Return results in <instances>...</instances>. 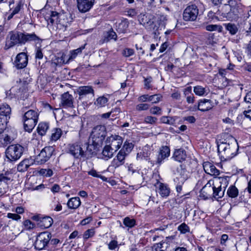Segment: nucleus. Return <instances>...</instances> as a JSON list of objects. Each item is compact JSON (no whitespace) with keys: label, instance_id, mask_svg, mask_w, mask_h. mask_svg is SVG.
I'll return each instance as SVG.
<instances>
[{"label":"nucleus","instance_id":"nucleus-32","mask_svg":"<svg viewBox=\"0 0 251 251\" xmlns=\"http://www.w3.org/2000/svg\"><path fill=\"white\" fill-rule=\"evenodd\" d=\"M65 57L66 55L64 53L59 54L58 56H55L52 59V63L55 66L61 65L64 63H67L65 62Z\"/></svg>","mask_w":251,"mask_h":251},{"label":"nucleus","instance_id":"nucleus-28","mask_svg":"<svg viewBox=\"0 0 251 251\" xmlns=\"http://www.w3.org/2000/svg\"><path fill=\"white\" fill-rule=\"evenodd\" d=\"M22 44H25L27 42L39 41L40 38L35 33L21 32Z\"/></svg>","mask_w":251,"mask_h":251},{"label":"nucleus","instance_id":"nucleus-8","mask_svg":"<svg viewBox=\"0 0 251 251\" xmlns=\"http://www.w3.org/2000/svg\"><path fill=\"white\" fill-rule=\"evenodd\" d=\"M216 186L214 185L213 180H209L207 183L203 187L200 191V196L203 197L204 199H206L212 196L215 199H219L217 198L215 192H217Z\"/></svg>","mask_w":251,"mask_h":251},{"label":"nucleus","instance_id":"nucleus-2","mask_svg":"<svg viewBox=\"0 0 251 251\" xmlns=\"http://www.w3.org/2000/svg\"><path fill=\"white\" fill-rule=\"evenodd\" d=\"M107 134L106 128L104 125H97L94 126L91 132L90 141L96 148L101 146Z\"/></svg>","mask_w":251,"mask_h":251},{"label":"nucleus","instance_id":"nucleus-40","mask_svg":"<svg viewBox=\"0 0 251 251\" xmlns=\"http://www.w3.org/2000/svg\"><path fill=\"white\" fill-rule=\"evenodd\" d=\"M227 194L230 198H236L238 195V190L235 186L231 185L228 188Z\"/></svg>","mask_w":251,"mask_h":251},{"label":"nucleus","instance_id":"nucleus-37","mask_svg":"<svg viewBox=\"0 0 251 251\" xmlns=\"http://www.w3.org/2000/svg\"><path fill=\"white\" fill-rule=\"evenodd\" d=\"M62 134V130L59 128H54L52 130V133L50 137V140L53 141H56L58 140Z\"/></svg>","mask_w":251,"mask_h":251},{"label":"nucleus","instance_id":"nucleus-49","mask_svg":"<svg viewBox=\"0 0 251 251\" xmlns=\"http://www.w3.org/2000/svg\"><path fill=\"white\" fill-rule=\"evenodd\" d=\"M127 156V155H126V153H124L123 151H119L114 158L120 162H122V164H124L125 163L126 158Z\"/></svg>","mask_w":251,"mask_h":251},{"label":"nucleus","instance_id":"nucleus-52","mask_svg":"<svg viewBox=\"0 0 251 251\" xmlns=\"http://www.w3.org/2000/svg\"><path fill=\"white\" fill-rule=\"evenodd\" d=\"M123 165L124 164H122V162H120L119 161L114 158L113 160L111 161L110 165L109 166V168H113L115 169Z\"/></svg>","mask_w":251,"mask_h":251},{"label":"nucleus","instance_id":"nucleus-50","mask_svg":"<svg viewBox=\"0 0 251 251\" xmlns=\"http://www.w3.org/2000/svg\"><path fill=\"white\" fill-rule=\"evenodd\" d=\"M40 175L46 177L51 176L53 174V172L50 169H41L39 170Z\"/></svg>","mask_w":251,"mask_h":251},{"label":"nucleus","instance_id":"nucleus-44","mask_svg":"<svg viewBox=\"0 0 251 251\" xmlns=\"http://www.w3.org/2000/svg\"><path fill=\"white\" fill-rule=\"evenodd\" d=\"M128 173L130 175H133L134 173L139 174V170L138 167L136 166L133 163H130L129 164H126Z\"/></svg>","mask_w":251,"mask_h":251},{"label":"nucleus","instance_id":"nucleus-57","mask_svg":"<svg viewBox=\"0 0 251 251\" xmlns=\"http://www.w3.org/2000/svg\"><path fill=\"white\" fill-rule=\"evenodd\" d=\"M134 53V50L131 49L126 48L123 50L122 54L125 57H129Z\"/></svg>","mask_w":251,"mask_h":251},{"label":"nucleus","instance_id":"nucleus-1","mask_svg":"<svg viewBox=\"0 0 251 251\" xmlns=\"http://www.w3.org/2000/svg\"><path fill=\"white\" fill-rule=\"evenodd\" d=\"M218 152L223 160H229L237 155L238 145L236 140L227 134L223 135V138L217 142Z\"/></svg>","mask_w":251,"mask_h":251},{"label":"nucleus","instance_id":"nucleus-4","mask_svg":"<svg viewBox=\"0 0 251 251\" xmlns=\"http://www.w3.org/2000/svg\"><path fill=\"white\" fill-rule=\"evenodd\" d=\"M48 24L56 25L57 28L62 29L69 25L66 15L60 14L55 11H51L50 17L47 19Z\"/></svg>","mask_w":251,"mask_h":251},{"label":"nucleus","instance_id":"nucleus-47","mask_svg":"<svg viewBox=\"0 0 251 251\" xmlns=\"http://www.w3.org/2000/svg\"><path fill=\"white\" fill-rule=\"evenodd\" d=\"M123 223L126 226L132 228L135 225L136 221L134 219L127 217L124 219Z\"/></svg>","mask_w":251,"mask_h":251},{"label":"nucleus","instance_id":"nucleus-16","mask_svg":"<svg viewBox=\"0 0 251 251\" xmlns=\"http://www.w3.org/2000/svg\"><path fill=\"white\" fill-rule=\"evenodd\" d=\"M152 151L153 150L150 146H145L142 148L139 152L137 153L136 156L137 159L140 160H146L150 162H151V161L154 160V159H152L151 157L152 153Z\"/></svg>","mask_w":251,"mask_h":251},{"label":"nucleus","instance_id":"nucleus-58","mask_svg":"<svg viewBox=\"0 0 251 251\" xmlns=\"http://www.w3.org/2000/svg\"><path fill=\"white\" fill-rule=\"evenodd\" d=\"M9 176H11V174H6L4 176L3 174L0 175V182L3 181L5 183H7L8 181L11 180V177Z\"/></svg>","mask_w":251,"mask_h":251},{"label":"nucleus","instance_id":"nucleus-41","mask_svg":"<svg viewBox=\"0 0 251 251\" xmlns=\"http://www.w3.org/2000/svg\"><path fill=\"white\" fill-rule=\"evenodd\" d=\"M116 26L118 32L125 33L128 27V24L127 22L122 21Z\"/></svg>","mask_w":251,"mask_h":251},{"label":"nucleus","instance_id":"nucleus-64","mask_svg":"<svg viewBox=\"0 0 251 251\" xmlns=\"http://www.w3.org/2000/svg\"><path fill=\"white\" fill-rule=\"evenodd\" d=\"M118 246V242L116 240H112L108 244V248L111 250H115Z\"/></svg>","mask_w":251,"mask_h":251},{"label":"nucleus","instance_id":"nucleus-25","mask_svg":"<svg viewBox=\"0 0 251 251\" xmlns=\"http://www.w3.org/2000/svg\"><path fill=\"white\" fill-rule=\"evenodd\" d=\"M213 102L210 100L203 99L199 101L198 109L201 111H206L213 107Z\"/></svg>","mask_w":251,"mask_h":251},{"label":"nucleus","instance_id":"nucleus-38","mask_svg":"<svg viewBox=\"0 0 251 251\" xmlns=\"http://www.w3.org/2000/svg\"><path fill=\"white\" fill-rule=\"evenodd\" d=\"M231 7L227 4L223 5L221 8L220 12L221 15L225 18H229V13H230Z\"/></svg>","mask_w":251,"mask_h":251},{"label":"nucleus","instance_id":"nucleus-18","mask_svg":"<svg viewBox=\"0 0 251 251\" xmlns=\"http://www.w3.org/2000/svg\"><path fill=\"white\" fill-rule=\"evenodd\" d=\"M60 105L63 108H74V98L68 92L65 93L61 95V103Z\"/></svg>","mask_w":251,"mask_h":251},{"label":"nucleus","instance_id":"nucleus-30","mask_svg":"<svg viewBox=\"0 0 251 251\" xmlns=\"http://www.w3.org/2000/svg\"><path fill=\"white\" fill-rule=\"evenodd\" d=\"M32 164L29 159H25L22 161L17 166V170L20 172H24L27 171L28 167Z\"/></svg>","mask_w":251,"mask_h":251},{"label":"nucleus","instance_id":"nucleus-6","mask_svg":"<svg viewBox=\"0 0 251 251\" xmlns=\"http://www.w3.org/2000/svg\"><path fill=\"white\" fill-rule=\"evenodd\" d=\"M18 44H22L21 32L18 31L9 32L6 38L4 50H7Z\"/></svg>","mask_w":251,"mask_h":251},{"label":"nucleus","instance_id":"nucleus-63","mask_svg":"<svg viewBox=\"0 0 251 251\" xmlns=\"http://www.w3.org/2000/svg\"><path fill=\"white\" fill-rule=\"evenodd\" d=\"M150 95H143L140 96L138 98V100L140 102H146L150 101Z\"/></svg>","mask_w":251,"mask_h":251},{"label":"nucleus","instance_id":"nucleus-29","mask_svg":"<svg viewBox=\"0 0 251 251\" xmlns=\"http://www.w3.org/2000/svg\"><path fill=\"white\" fill-rule=\"evenodd\" d=\"M11 113V108L9 105L6 103L0 101V117H6L9 118V115Z\"/></svg>","mask_w":251,"mask_h":251},{"label":"nucleus","instance_id":"nucleus-45","mask_svg":"<svg viewBox=\"0 0 251 251\" xmlns=\"http://www.w3.org/2000/svg\"><path fill=\"white\" fill-rule=\"evenodd\" d=\"M226 29L229 32V33L232 35L235 34L237 31L238 28L237 26L233 24L228 23L226 25Z\"/></svg>","mask_w":251,"mask_h":251},{"label":"nucleus","instance_id":"nucleus-43","mask_svg":"<svg viewBox=\"0 0 251 251\" xmlns=\"http://www.w3.org/2000/svg\"><path fill=\"white\" fill-rule=\"evenodd\" d=\"M239 6H236L231 7L230 13H229V18L235 19L238 17V14L240 13V9Z\"/></svg>","mask_w":251,"mask_h":251},{"label":"nucleus","instance_id":"nucleus-36","mask_svg":"<svg viewBox=\"0 0 251 251\" xmlns=\"http://www.w3.org/2000/svg\"><path fill=\"white\" fill-rule=\"evenodd\" d=\"M169 245V243L166 242V241H161L160 242L154 245L153 248L155 251H165Z\"/></svg>","mask_w":251,"mask_h":251},{"label":"nucleus","instance_id":"nucleus-51","mask_svg":"<svg viewBox=\"0 0 251 251\" xmlns=\"http://www.w3.org/2000/svg\"><path fill=\"white\" fill-rule=\"evenodd\" d=\"M162 96L160 94H155L151 95L150 96V101H151L152 103H157L160 101Z\"/></svg>","mask_w":251,"mask_h":251},{"label":"nucleus","instance_id":"nucleus-56","mask_svg":"<svg viewBox=\"0 0 251 251\" xmlns=\"http://www.w3.org/2000/svg\"><path fill=\"white\" fill-rule=\"evenodd\" d=\"M157 120V118L152 116H147L144 119V122L146 124H154Z\"/></svg>","mask_w":251,"mask_h":251},{"label":"nucleus","instance_id":"nucleus-12","mask_svg":"<svg viewBox=\"0 0 251 251\" xmlns=\"http://www.w3.org/2000/svg\"><path fill=\"white\" fill-rule=\"evenodd\" d=\"M68 152L75 158L79 159L85 156L84 151L79 142H75L68 145Z\"/></svg>","mask_w":251,"mask_h":251},{"label":"nucleus","instance_id":"nucleus-42","mask_svg":"<svg viewBox=\"0 0 251 251\" xmlns=\"http://www.w3.org/2000/svg\"><path fill=\"white\" fill-rule=\"evenodd\" d=\"M108 99L102 96L98 98L94 102V104L98 107H101L105 106V104L107 102Z\"/></svg>","mask_w":251,"mask_h":251},{"label":"nucleus","instance_id":"nucleus-59","mask_svg":"<svg viewBox=\"0 0 251 251\" xmlns=\"http://www.w3.org/2000/svg\"><path fill=\"white\" fill-rule=\"evenodd\" d=\"M25 228L27 229H33L35 227V225L29 220H25L24 223Z\"/></svg>","mask_w":251,"mask_h":251},{"label":"nucleus","instance_id":"nucleus-35","mask_svg":"<svg viewBox=\"0 0 251 251\" xmlns=\"http://www.w3.org/2000/svg\"><path fill=\"white\" fill-rule=\"evenodd\" d=\"M85 45L86 44L76 50L71 51L70 52V56L66 61V63H68L70 61L75 59L78 54L81 53L82 50L85 48Z\"/></svg>","mask_w":251,"mask_h":251},{"label":"nucleus","instance_id":"nucleus-22","mask_svg":"<svg viewBox=\"0 0 251 251\" xmlns=\"http://www.w3.org/2000/svg\"><path fill=\"white\" fill-rule=\"evenodd\" d=\"M178 176L174 179L175 182L183 184L184 182L188 179V176L187 172L185 169L182 168V165H180V168L177 169Z\"/></svg>","mask_w":251,"mask_h":251},{"label":"nucleus","instance_id":"nucleus-62","mask_svg":"<svg viewBox=\"0 0 251 251\" xmlns=\"http://www.w3.org/2000/svg\"><path fill=\"white\" fill-rule=\"evenodd\" d=\"M23 4L21 1H19L17 4L16 5L15 8L12 11L13 12V14H16L19 12L20 11L21 7L23 6Z\"/></svg>","mask_w":251,"mask_h":251},{"label":"nucleus","instance_id":"nucleus-31","mask_svg":"<svg viewBox=\"0 0 251 251\" xmlns=\"http://www.w3.org/2000/svg\"><path fill=\"white\" fill-rule=\"evenodd\" d=\"M81 201L79 197H74L70 199L67 203L68 206L71 209H76L80 205Z\"/></svg>","mask_w":251,"mask_h":251},{"label":"nucleus","instance_id":"nucleus-53","mask_svg":"<svg viewBox=\"0 0 251 251\" xmlns=\"http://www.w3.org/2000/svg\"><path fill=\"white\" fill-rule=\"evenodd\" d=\"M150 105L148 103H139L136 106V110L138 111H145L149 109Z\"/></svg>","mask_w":251,"mask_h":251},{"label":"nucleus","instance_id":"nucleus-39","mask_svg":"<svg viewBox=\"0 0 251 251\" xmlns=\"http://www.w3.org/2000/svg\"><path fill=\"white\" fill-rule=\"evenodd\" d=\"M133 148V145L131 143L125 142L122 149L120 151L126 153V155H128V154L131 151Z\"/></svg>","mask_w":251,"mask_h":251},{"label":"nucleus","instance_id":"nucleus-20","mask_svg":"<svg viewBox=\"0 0 251 251\" xmlns=\"http://www.w3.org/2000/svg\"><path fill=\"white\" fill-rule=\"evenodd\" d=\"M156 191L162 197H167L170 193V189L167 185L157 181L155 184Z\"/></svg>","mask_w":251,"mask_h":251},{"label":"nucleus","instance_id":"nucleus-61","mask_svg":"<svg viewBox=\"0 0 251 251\" xmlns=\"http://www.w3.org/2000/svg\"><path fill=\"white\" fill-rule=\"evenodd\" d=\"M8 121V118L6 117H0V129H2L6 125Z\"/></svg>","mask_w":251,"mask_h":251},{"label":"nucleus","instance_id":"nucleus-34","mask_svg":"<svg viewBox=\"0 0 251 251\" xmlns=\"http://www.w3.org/2000/svg\"><path fill=\"white\" fill-rule=\"evenodd\" d=\"M53 223L52 219L50 217H42L41 223H39L40 226L44 228H48L50 227Z\"/></svg>","mask_w":251,"mask_h":251},{"label":"nucleus","instance_id":"nucleus-7","mask_svg":"<svg viewBox=\"0 0 251 251\" xmlns=\"http://www.w3.org/2000/svg\"><path fill=\"white\" fill-rule=\"evenodd\" d=\"M54 151L53 147H46L43 149L40 153L36 157L34 162L38 165H41L48 161Z\"/></svg>","mask_w":251,"mask_h":251},{"label":"nucleus","instance_id":"nucleus-21","mask_svg":"<svg viewBox=\"0 0 251 251\" xmlns=\"http://www.w3.org/2000/svg\"><path fill=\"white\" fill-rule=\"evenodd\" d=\"M142 18L139 20L140 23L143 25L147 29L152 31L155 34H156V31L158 29V27L155 25L153 21L149 20L147 21V16L145 15H141V18Z\"/></svg>","mask_w":251,"mask_h":251},{"label":"nucleus","instance_id":"nucleus-46","mask_svg":"<svg viewBox=\"0 0 251 251\" xmlns=\"http://www.w3.org/2000/svg\"><path fill=\"white\" fill-rule=\"evenodd\" d=\"M177 230L181 234H184L190 232V228L185 223H183L177 227Z\"/></svg>","mask_w":251,"mask_h":251},{"label":"nucleus","instance_id":"nucleus-33","mask_svg":"<svg viewBox=\"0 0 251 251\" xmlns=\"http://www.w3.org/2000/svg\"><path fill=\"white\" fill-rule=\"evenodd\" d=\"M49 126L47 123H40L37 127V132L41 136L45 135L49 129Z\"/></svg>","mask_w":251,"mask_h":251},{"label":"nucleus","instance_id":"nucleus-10","mask_svg":"<svg viewBox=\"0 0 251 251\" xmlns=\"http://www.w3.org/2000/svg\"><path fill=\"white\" fill-rule=\"evenodd\" d=\"M51 237V234L49 232L40 233L34 244L35 248L39 251L45 249L50 242Z\"/></svg>","mask_w":251,"mask_h":251},{"label":"nucleus","instance_id":"nucleus-23","mask_svg":"<svg viewBox=\"0 0 251 251\" xmlns=\"http://www.w3.org/2000/svg\"><path fill=\"white\" fill-rule=\"evenodd\" d=\"M203 167L204 171L207 174L211 176H218L220 174L219 170L211 162H204L203 163Z\"/></svg>","mask_w":251,"mask_h":251},{"label":"nucleus","instance_id":"nucleus-9","mask_svg":"<svg viewBox=\"0 0 251 251\" xmlns=\"http://www.w3.org/2000/svg\"><path fill=\"white\" fill-rule=\"evenodd\" d=\"M229 178L227 176H220L216 178V183L217 187L216 189L217 192H215L216 197L221 198L224 196L225 191L228 185Z\"/></svg>","mask_w":251,"mask_h":251},{"label":"nucleus","instance_id":"nucleus-17","mask_svg":"<svg viewBox=\"0 0 251 251\" xmlns=\"http://www.w3.org/2000/svg\"><path fill=\"white\" fill-rule=\"evenodd\" d=\"M95 0H76L77 8L81 13L89 11L93 7Z\"/></svg>","mask_w":251,"mask_h":251},{"label":"nucleus","instance_id":"nucleus-13","mask_svg":"<svg viewBox=\"0 0 251 251\" xmlns=\"http://www.w3.org/2000/svg\"><path fill=\"white\" fill-rule=\"evenodd\" d=\"M105 142L109 146H111L113 151L116 152L121 148L123 140L121 136L117 135H112L107 137Z\"/></svg>","mask_w":251,"mask_h":251},{"label":"nucleus","instance_id":"nucleus-15","mask_svg":"<svg viewBox=\"0 0 251 251\" xmlns=\"http://www.w3.org/2000/svg\"><path fill=\"white\" fill-rule=\"evenodd\" d=\"M28 64V56L24 52L18 53L14 62V65L17 69L25 68Z\"/></svg>","mask_w":251,"mask_h":251},{"label":"nucleus","instance_id":"nucleus-24","mask_svg":"<svg viewBox=\"0 0 251 251\" xmlns=\"http://www.w3.org/2000/svg\"><path fill=\"white\" fill-rule=\"evenodd\" d=\"M77 92L79 96V99L88 94H92L93 97L94 96V90L91 86H80L77 89Z\"/></svg>","mask_w":251,"mask_h":251},{"label":"nucleus","instance_id":"nucleus-5","mask_svg":"<svg viewBox=\"0 0 251 251\" xmlns=\"http://www.w3.org/2000/svg\"><path fill=\"white\" fill-rule=\"evenodd\" d=\"M24 151V147L19 144L10 145L6 150V156L10 161H17L22 156Z\"/></svg>","mask_w":251,"mask_h":251},{"label":"nucleus","instance_id":"nucleus-60","mask_svg":"<svg viewBox=\"0 0 251 251\" xmlns=\"http://www.w3.org/2000/svg\"><path fill=\"white\" fill-rule=\"evenodd\" d=\"M107 38L108 40L113 39L115 40L117 39V35L115 32H114L113 30H110L107 32Z\"/></svg>","mask_w":251,"mask_h":251},{"label":"nucleus","instance_id":"nucleus-27","mask_svg":"<svg viewBox=\"0 0 251 251\" xmlns=\"http://www.w3.org/2000/svg\"><path fill=\"white\" fill-rule=\"evenodd\" d=\"M116 151H113V150L111 148V146H109L106 144V145L104 147L102 151L101 158L105 160H108L113 157L114 153Z\"/></svg>","mask_w":251,"mask_h":251},{"label":"nucleus","instance_id":"nucleus-3","mask_svg":"<svg viewBox=\"0 0 251 251\" xmlns=\"http://www.w3.org/2000/svg\"><path fill=\"white\" fill-rule=\"evenodd\" d=\"M39 116L37 110L30 109L25 113L23 121L25 130L30 132L33 130L38 121Z\"/></svg>","mask_w":251,"mask_h":251},{"label":"nucleus","instance_id":"nucleus-55","mask_svg":"<svg viewBox=\"0 0 251 251\" xmlns=\"http://www.w3.org/2000/svg\"><path fill=\"white\" fill-rule=\"evenodd\" d=\"M95 233L94 229H89L87 230L83 234V238L87 240L90 237H92Z\"/></svg>","mask_w":251,"mask_h":251},{"label":"nucleus","instance_id":"nucleus-54","mask_svg":"<svg viewBox=\"0 0 251 251\" xmlns=\"http://www.w3.org/2000/svg\"><path fill=\"white\" fill-rule=\"evenodd\" d=\"M161 108L157 106H154L150 109V112L153 115H161Z\"/></svg>","mask_w":251,"mask_h":251},{"label":"nucleus","instance_id":"nucleus-11","mask_svg":"<svg viewBox=\"0 0 251 251\" xmlns=\"http://www.w3.org/2000/svg\"><path fill=\"white\" fill-rule=\"evenodd\" d=\"M199 14V9L196 5L188 6L184 10L183 18L185 21H194L196 20Z\"/></svg>","mask_w":251,"mask_h":251},{"label":"nucleus","instance_id":"nucleus-14","mask_svg":"<svg viewBox=\"0 0 251 251\" xmlns=\"http://www.w3.org/2000/svg\"><path fill=\"white\" fill-rule=\"evenodd\" d=\"M16 135L11 130L5 129L0 132V142L4 146L10 144L14 140Z\"/></svg>","mask_w":251,"mask_h":251},{"label":"nucleus","instance_id":"nucleus-26","mask_svg":"<svg viewBox=\"0 0 251 251\" xmlns=\"http://www.w3.org/2000/svg\"><path fill=\"white\" fill-rule=\"evenodd\" d=\"M187 157L186 152L182 148L176 149L173 153V158L175 160L179 162L185 161Z\"/></svg>","mask_w":251,"mask_h":251},{"label":"nucleus","instance_id":"nucleus-48","mask_svg":"<svg viewBox=\"0 0 251 251\" xmlns=\"http://www.w3.org/2000/svg\"><path fill=\"white\" fill-rule=\"evenodd\" d=\"M194 92L197 95L203 96L205 93L206 90L205 88L198 85L194 87Z\"/></svg>","mask_w":251,"mask_h":251},{"label":"nucleus","instance_id":"nucleus-19","mask_svg":"<svg viewBox=\"0 0 251 251\" xmlns=\"http://www.w3.org/2000/svg\"><path fill=\"white\" fill-rule=\"evenodd\" d=\"M170 150L167 146L162 147L159 152L157 157L154 160L151 161V163L160 164L162 161L170 155Z\"/></svg>","mask_w":251,"mask_h":251}]
</instances>
